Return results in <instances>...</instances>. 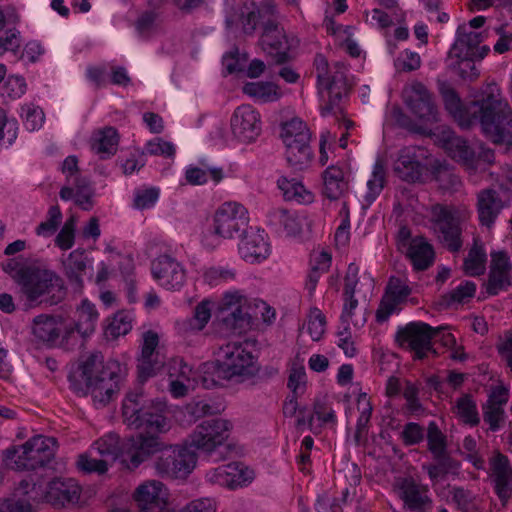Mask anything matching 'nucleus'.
<instances>
[{"label": "nucleus", "mask_w": 512, "mask_h": 512, "mask_svg": "<svg viewBox=\"0 0 512 512\" xmlns=\"http://www.w3.org/2000/svg\"><path fill=\"white\" fill-rule=\"evenodd\" d=\"M166 412L163 401L147 400L141 392L126 395L122 404L123 422L139 431L125 448L129 470L138 468L156 453L159 455L154 468L163 478H184L193 470L196 457L191 451L180 445H166L159 437L171 428Z\"/></svg>", "instance_id": "1"}, {"label": "nucleus", "mask_w": 512, "mask_h": 512, "mask_svg": "<svg viewBox=\"0 0 512 512\" xmlns=\"http://www.w3.org/2000/svg\"><path fill=\"white\" fill-rule=\"evenodd\" d=\"M445 107L462 127L468 128L473 120L479 121L483 133L495 144L512 145V109L496 84H488L481 97L462 108L456 92L441 88Z\"/></svg>", "instance_id": "2"}, {"label": "nucleus", "mask_w": 512, "mask_h": 512, "mask_svg": "<svg viewBox=\"0 0 512 512\" xmlns=\"http://www.w3.org/2000/svg\"><path fill=\"white\" fill-rule=\"evenodd\" d=\"M121 377L119 362L110 360L104 364L103 355L95 352L85 357L68 379L75 392L83 395L91 392L95 400L106 404L118 389Z\"/></svg>", "instance_id": "3"}, {"label": "nucleus", "mask_w": 512, "mask_h": 512, "mask_svg": "<svg viewBox=\"0 0 512 512\" xmlns=\"http://www.w3.org/2000/svg\"><path fill=\"white\" fill-rule=\"evenodd\" d=\"M254 356L248 344L229 342L219 348L217 364L213 372H205L202 376V385L206 389L221 386L220 380H230L238 376L253 374Z\"/></svg>", "instance_id": "4"}, {"label": "nucleus", "mask_w": 512, "mask_h": 512, "mask_svg": "<svg viewBox=\"0 0 512 512\" xmlns=\"http://www.w3.org/2000/svg\"><path fill=\"white\" fill-rule=\"evenodd\" d=\"M17 282L29 306L43 302L54 305L65 294L62 279L51 270L31 267L20 269Z\"/></svg>", "instance_id": "5"}, {"label": "nucleus", "mask_w": 512, "mask_h": 512, "mask_svg": "<svg viewBox=\"0 0 512 512\" xmlns=\"http://www.w3.org/2000/svg\"><path fill=\"white\" fill-rule=\"evenodd\" d=\"M314 65L319 94L322 100L325 101V104L321 105V114L323 116L342 114L343 109L340 102L349 91L345 66L337 62L334 73L330 75L328 62L323 55H316Z\"/></svg>", "instance_id": "6"}, {"label": "nucleus", "mask_w": 512, "mask_h": 512, "mask_svg": "<svg viewBox=\"0 0 512 512\" xmlns=\"http://www.w3.org/2000/svg\"><path fill=\"white\" fill-rule=\"evenodd\" d=\"M431 228L439 242L451 252H458L462 245L464 224L470 211L464 206L435 204L431 207Z\"/></svg>", "instance_id": "7"}, {"label": "nucleus", "mask_w": 512, "mask_h": 512, "mask_svg": "<svg viewBox=\"0 0 512 512\" xmlns=\"http://www.w3.org/2000/svg\"><path fill=\"white\" fill-rule=\"evenodd\" d=\"M56 451V440L52 437L37 435L18 448L6 450L9 465L17 470H33L50 462Z\"/></svg>", "instance_id": "8"}, {"label": "nucleus", "mask_w": 512, "mask_h": 512, "mask_svg": "<svg viewBox=\"0 0 512 512\" xmlns=\"http://www.w3.org/2000/svg\"><path fill=\"white\" fill-rule=\"evenodd\" d=\"M443 329L442 326L435 328L421 321L410 322L398 328L395 341L399 347L413 352V359L422 360L429 353H436L433 340Z\"/></svg>", "instance_id": "9"}, {"label": "nucleus", "mask_w": 512, "mask_h": 512, "mask_svg": "<svg viewBox=\"0 0 512 512\" xmlns=\"http://www.w3.org/2000/svg\"><path fill=\"white\" fill-rule=\"evenodd\" d=\"M248 225V210L240 203L225 202L213 215L211 231L222 239H233L246 232Z\"/></svg>", "instance_id": "10"}, {"label": "nucleus", "mask_w": 512, "mask_h": 512, "mask_svg": "<svg viewBox=\"0 0 512 512\" xmlns=\"http://www.w3.org/2000/svg\"><path fill=\"white\" fill-rule=\"evenodd\" d=\"M232 423L223 418L206 419L199 423L189 436L191 447L211 454L223 446L229 438Z\"/></svg>", "instance_id": "11"}, {"label": "nucleus", "mask_w": 512, "mask_h": 512, "mask_svg": "<svg viewBox=\"0 0 512 512\" xmlns=\"http://www.w3.org/2000/svg\"><path fill=\"white\" fill-rule=\"evenodd\" d=\"M393 490L402 501L403 508L410 512H426L432 508L429 486L412 475L395 478Z\"/></svg>", "instance_id": "12"}, {"label": "nucleus", "mask_w": 512, "mask_h": 512, "mask_svg": "<svg viewBox=\"0 0 512 512\" xmlns=\"http://www.w3.org/2000/svg\"><path fill=\"white\" fill-rule=\"evenodd\" d=\"M402 97L411 113L420 120L429 123L438 121L437 106L432 94L423 83L414 80L405 85Z\"/></svg>", "instance_id": "13"}, {"label": "nucleus", "mask_w": 512, "mask_h": 512, "mask_svg": "<svg viewBox=\"0 0 512 512\" xmlns=\"http://www.w3.org/2000/svg\"><path fill=\"white\" fill-rule=\"evenodd\" d=\"M482 41L481 33L468 30L466 25L459 26L456 41L449 52L451 57L460 59L462 65L471 69L472 73L469 75L471 79H475L479 75L473 60L476 58V51Z\"/></svg>", "instance_id": "14"}, {"label": "nucleus", "mask_w": 512, "mask_h": 512, "mask_svg": "<svg viewBox=\"0 0 512 512\" xmlns=\"http://www.w3.org/2000/svg\"><path fill=\"white\" fill-rule=\"evenodd\" d=\"M231 131L235 138L243 143H251L261 132L259 113L250 105L237 107L232 114Z\"/></svg>", "instance_id": "15"}, {"label": "nucleus", "mask_w": 512, "mask_h": 512, "mask_svg": "<svg viewBox=\"0 0 512 512\" xmlns=\"http://www.w3.org/2000/svg\"><path fill=\"white\" fill-rule=\"evenodd\" d=\"M153 277L168 290L180 289L186 278L183 265L168 254L159 255L151 263Z\"/></svg>", "instance_id": "16"}, {"label": "nucleus", "mask_w": 512, "mask_h": 512, "mask_svg": "<svg viewBox=\"0 0 512 512\" xmlns=\"http://www.w3.org/2000/svg\"><path fill=\"white\" fill-rule=\"evenodd\" d=\"M158 344L159 336L156 332L148 330L143 333L141 354L137 364L138 379L140 382H144L154 376L164 365V361L160 358V354L157 351Z\"/></svg>", "instance_id": "17"}, {"label": "nucleus", "mask_w": 512, "mask_h": 512, "mask_svg": "<svg viewBox=\"0 0 512 512\" xmlns=\"http://www.w3.org/2000/svg\"><path fill=\"white\" fill-rule=\"evenodd\" d=\"M245 304L246 299L238 291L224 294L219 309L227 327L241 332L250 325V316L246 311Z\"/></svg>", "instance_id": "18"}, {"label": "nucleus", "mask_w": 512, "mask_h": 512, "mask_svg": "<svg viewBox=\"0 0 512 512\" xmlns=\"http://www.w3.org/2000/svg\"><path fill=\"white\" fill-rule=\"evenodd\" d=\"M263 51L269 55L276 64H283L288 61L290 50L289 40L284 32L274 21H268L260 38Z\"/></svg>", "instance_id": "19"}, {"label": "nucleus", "mask_w": 512, "mask_h": 512, "mask_svg": "<svg viewBox=\"0 0 512 512\" xmlns=\"http://www.w3.org/2000/svg\"><path fill=\"white\" fill-rule=\"evenodd\" d=\"M254 478V472L242 463H229L210 470L206 479L211 484H216L229 489H236L250 483Z\"/></svg>", "instance_id": "20"}, {"label": "nucleus", "mask_w": 512, "mask_h": 512, "mask_svg": "<svg viewBox=\"0 0 512 512\" xmlns=\"http://www.w3.org/2000/svg\"><path fill=\"white\" fill-rule=\"evenodd\" d=\"M411 293L412 288L407 284L406 280L391 277L386 286L385 295L376 311L377 321H386L396 310L397 306L405 302Z\"/></svg>", "instance_id": "21"}, {"label": "nucleus", "mask_w": 512, "mask_h": 512, "mask_svg": "<svg viewBox=\"0 0 512 512\" xmlns=\"http://www.w3.org/2000/svg\"><path fill=\"white\" fill-rule=\"evenodd\" d=\"M167 493L163 483L148 480L137 487L134 499L141 512H161L166 505Z\"/></svg>", "instance_id": "22"}, {"label": "nucleus", "mask_w": 512, "mask_h": 512, "mask_svg": "<svg viewBox=\"0 0 512 512\" xmlns=\"http://www.w3.org/2000/svg\"><path fill=\"white\" fill-rule=\"evenodd\" d=\"M47 503L64 507L79 500L81 488L72 478L57 477L46 483Z\"/></svg>", "instance_id": "23"}, {"label": "nucleus", "mask_w": 512, "mask_h": 512, "mask_svg": "<svg viewBox=\"0 0 512 512\" xmlns=\"http://www.w3.org/2000/svg\"><path fill=\"white\" fill-rule=\"evenodd\" d=\"M443 147L451 158L456 160L466 170H477L476 152L468 145L467 141L450 130L443 131Z\"/></svg>", "instance_id": "24"}, {"label": "nucleus", "mask_w": 512, "mask_h": 512, "mask_svg": "<svg viewBox=\"0 0 512 512\" xmlns=\"http://www.w3.org/2000/svg\"><path fill=\"white\" fill-rule=\"evenodd\" d=\"M245 235L239 243L241 257L250 263L261 262L270 254V245L264 231L246 230Z\"/></svg>", "instance_id": "25"}, {"label": "nucleus", "mask_w": 512, "mask_h": 512, "mask_svg": "<svg viewBox=\"0 0 512 512\" xmlns=\"http://www.w3.org/2000/svg\"><path fill=\"white\" fill-rule=\"evenodd\" d=\"M512 265L505 253L492 254L489 279L486 284V291L490 295H497L500 291L506 290L510 285V271Z\"/></svg>", "instance_id": "26"}, {"label": "nucleus", "mask_w": 512, "mask_h": 512, "mask_svg": "<svg viewBox=\"0 0 512 512\" xmlns=\"http://www.w3.org/2000/svg\"><path fill=\"white\" fill-rule=\"evenodd\" d=\"M349 186V171L344 165L328 166L323 172V194L330 200L342 197Z\"/></svg>", "instance_id": "27"}, {"label": "nucleus", "mask_w": 512, "mask_h": 512, "mask_svg": "<svg viewBox=\"0 0 512 512\" xmlns=\"http://www.w3.org/2000/svg\"><path fill=\"white\" fill-rule=\"evenodd\" d=\"M133 437L134 436H131L121 442L120 437L117 434H106L93 443L91 453H97L101 458L107 460V463H112L117 458H120L122 464L128 469V463L124 452L127 443Z\"/></svg>", "instance_id": "28"}, {"label": "nucleus", "mask_w": 512, "mask_h": 512, "mask_svg": "<svg viewBox=\"0 0 512 512\" xmlns=\"http://www.w3.org/2000/svg\"><path fill=\"white\" fill-rule=\"evenodd\" d=\"M491 469L496 493L503 502H506L512 494V469L508 458L498 454Z\"/></svg>", "instance_id": "29"}, {"label": "nucleus", "mask_w": 512, "mask_h": 512, "mask_svg": "<svg viewBox=\"0 0 512 512\" xmlns=\"http://www.w3.org/2000/svg\"><path fill=\"white\" fill-rule=\"evenodd\" d=\"M404 253L415 271H425L434 263V249L423 237L413 238Z\"/></svg>", "instance_id": "30"}, {"label": "nucleus", "mask_w": 512, "mask_h": 512, "mask_svg": "<svg viewBox=\"0 0 512 512\" xmlns=\"http://www.w3.org/2000/svg\"><path fill=\"white\" fill-rule=\"evenodd\" d=\"M502 208L503 202L495 190L485 189L479 192L477 197V211L479 221L482 225L490 227Z\"/></svg>", "instance_id": "31"}, {"label": "nucleus", "mask_w": 512, "mask_h": 512, "mask_svg": "<svg viewBox=\"0 0 512 512\" xmlns=\"http://www.w3.org/2000/svg\"><path fill=\"white\" fill-rule=\"evenodd\" d=\"M119 135L112 126L96 130L91 138V149L100 159H108L118 150Z\"/></svg>", "instance_id": "32"}, {"label": "nucleus", "mask_w": 512, "mask_h": 512, "mask_svg": "<svg viewBox=\"0 0 512 512\" xmlns=\"http://www.w3.org/2000/svg\"><path fill=\"white\" fill-rule=\"evenodd\" d=\"M359 268L356 264L351 263L348 266L343 289V310L341 320L344 323H349L353 316V311L358 307V300L355 298L356 286L358 284Z\"/></svg>", "instance_id": "33"}, {"label": "nucleus", "mask_w": 512, "mask_h": 512, "mask_svg": "<svg viewBox=\"0 0 512 512\" xmlns=\"http://www.w3.org/2000/svg\"><path fill=\"white\" fill-rule=\"evenodd\" d=\"M286 146V160L295 170L306 169L312 161L313 151L310 147V139L289 140Z\"/></svg>", "instance_id": "34"}, {"label": "nucleus", "mask_w": 512, "mask_h": 512, "mask_svg": "<svg viewBox=\"0 0 512 512\" xmlns=\"http://www.w3.org/2000/svg\"><path fill=\"white\" fill-rule=\"evenodd\" d=\"M64 273L75 288L83 286V275L87 267V257L83 250L76 249L68 254L62 261Z\"/></svg>", "instance_id": "35"}, {"label": "nucleus", "mask_w": 512, "mask_h": 512, "mask_svg": "<svg viewBox=\"0 0 512 512\" xmlns=\"http://www.w3.org/2000/svg\"><path fill=\"white\" fill-rule=\"evenodd\" d=\"M211 304L209 300L198 303L192 317L177 323L178 331L183 335H188L203 330L211 318Z\"/></svg>", "instance_id": "36"}, {"label": "nucleus", "mask_w": 512, "mask_h": 512, "mask_svg": "<svg viewBox=\"0 0 512 512\" xmlns=\"http://www.w3.org/2000/svg\"><path fill=\"white\" fill-rule=\"evenodd\" d=\"M32 333L39 341L54 343L61 333L60 323L53 316L39 315L33 319Z\"/></svg>", "instance_id": "37"}, {"label": "nucleus", "mask_w": 512, "mask_h": 512, "mask_svg": "<svg viewBox=\"0 0 512 512\" xmlns=\"http://www.w3.org/2000/svg\"><path fill=\"white\" fill-rule=\"evenodd\" d=\"M242 91L260 103L277 101L282 95L279 87L268 81L247 82L242 87Z\"/></svg>", "instance_id": "38"}, {"label": "nucleus", "mask_w": 512, "mask_h": 512, "mask_svg": "<svg viewBox=\"0 0 512 512\" xmlns=\"http://www.w3.org/2000/svg\"><path fill=\"white\" fill-rule=\"evenodd\" d=\"M75 329L83 337L92 334L95 330L99 314L95 305L83 300L76 311Z\"/></svg>", "instance_id": "39"}, {"label": "nucleus", "mask_w": 512, "mask_h": 512, "mask_svg": "<svg viewBox=\"0 0 512 512\" xmlns=\"http://www.w3.org/2000/svg\"><path fill=\"white\" fill-rule=\"evenodd\" d=\"M46 483L47 481L43 479L30 476L19 483L16 493L18 496L25 497L26 499L23 501L27 503H29V501L37 503L47 502Z\"/></svg>", "instance_id": "40"}, {"label": "nucleus", "mask_w": 512, "mask_h": 512, "mask_svg": "<svg viewBox=\"0 0 512 512\" xmlns=\"http://www.w3.org/2000/svg\"><path fill=\"white\" fill-rule=\"evenodd\" d=\"M277 185L287 201H296L298 203H310L312 201V193L306 190L303 184L294 178L280 177Z\"/></svg>", "instance_id": "41"}, {"label": "nucleus", "mask_w": 512, "mask_h": 512, "mask_svg": "<svg viewBox=\"0 0 512 512\" xmlns=\"http://www.w3.org/2000/svg\"><path fill=\"white\" fill-rule=\"evenodd\" d=\"M427 448L433 458H443L450 456L447 451V437L439 429L436 422L431 421L427 427Z\"/></svg>", "instance_id": "42"}, {"label": "nucleus", "mask_w": 512, "mask_h": 512, "mask_svg": "<svg viewBox=\"0 0 512 512\" xmlns=\"http://www.w3.org/2000/svg\"><path fill=\"white\" fill-rule=\"evenodd\" d=\"M487 255L484 248L475 243L464 260L463 269L468 276H479L484 273Z\"/></svg>", "instance_id": "43"}, {"label": "nucleus", "mask_w": 512, "mask_h": 512, "mask_svg": "<svg viewBox=\"0 0 512 512\" xmlns=\"http://www.w3.org/2000/svg\"><path fill=\"white\" fill-rule=\"evenodd\" d=\"M268 219L270 225L276 229L283 228L288 234H295L300 229L296 217L281 207L272 208L268 212Z\"/></svg>", "instance_id": "44"}, {"label": "nucleus", "mask_w": 512, "mask_h": 512, "mask_svg": "<svg viewBox=\"0 0 512 512\" xmlns=\"http://www.w3.org/2000/svg\"><path fill=\"white\" fill-rule=\"evenodd\" d=\"M186 180L191 185H203L210 178L215 184L224 178L223 169L220 167H208L206 169L189 167L185 173Z\"/></svg>", "instance_id": "45"}, {"label": "nucleus", "mask_w": 512, "mask_h": 512, "mask_svg": "<svg viewBox=\"0 0 512 512\" xmlns=\"http://www.w3.org/2000/svg\"><path fill=\"white\" fill-rule=\"evenodd\" d=\"M456 414L460 420L470 426H477L480 422L477 406L472 396L465 394L456 401Z\"/></svg>", "instance_id": "46"}, {"label": "nucleus", "mask_w": 512, "mask_h": 512, "mask_svg": "<svg viewBox=\"0 0 512 512\" xmlns=\"http://www.w3.org/2000/svg\"><path fill=\"white\" fill-rule=\"evenodd\" d=\"M385 166L382 159H377L374 164L371 178L367 182L368 192L365 195V200L370 204L381 193L385 183Z\"/></svg>", "instance_id": "47"}, {"label": "nucleus", "mask_w": 512, "mask_h": 512, "mask_svg": "<svg viewBox=\"0 0 512 512\" xmlns=\"http://www.w3.org/2000/svg\"><path fill=\"white\" fill-rule=\"evenodd\" d=\"M314 416L317 417L321 425L334 426L337 422L335 410L332 408L331 403L326 397L317 398L313 405V414L308 418V423L311 426Z\"/></svg>", "instance_id": "48"}, {"label": "nucleus", "mask_w": 512, "mask_h": 512, "mask_svg": "<svg viewBox=\"0 0 512 512\" xmlns=\"http://www.w3.org/2000/svg\"><path fill=\"white\" fill-rule=\"evenodd\" d=\"M281 137L285 143L289 140L311 139V134L301 119L293 118L282 124Z\"/></svg>", "instance_id": "49"}, {"label": "nucleus", "mask_w": 512, "mask_h": 512, "mask_svg": "<svg viewBox=\"0 0 512 512\" xmlns=\"http://www.w3.org/2000/svg\"><path fill=\"white\" fill-rule=\"evenodd\" d=\"M433 459L436 461L435 464H423L422 466L432 482H437L440 478L446 476L449 471L458 467V463L451 456Z\"/></svg>", "instance_id": "50"}, {"label": "nucleus", "mask_w": 512, "mask_h": 512, "mask_svg": "<svg viewBox=\"0 0 512 512\" xmlns=\"http://www.w3.org/2000/svg\"><path fill=\"white\" fill-rule=\"evenodd\" d=\"M132 329V316L129 312H117L106 328V334L117 338L126 335Z\"/></svg>", "instance_id": "51"}, {"label": "nucleus", "mask_w": 512, "mask_h": 512, "mask_svg": "<svg viewBox=\"0 0 512 512\" xmlns=\"http://www.w3.org/2000/svg\"><path fill=\"white\" fill-rule=\"evenodd\" d=\"M94 190L85 179H76L75 181V199L74 202L82 210L89 211L94 206Z\"/></svg>", "instance_id": "52"}, {"label": "nucleus", "mask_w": 512, "mask_h": 512, "mask_svg": "<svg viewBox=\"0 0 512 512\" xmlns=\"http://www.w3.org/2000/svg\"><path fill=\"white\" fill-rule=\"evenodd\" d=\"M160 190L156 187L139 188L134 191L133 207L138 210L152 208L159 199Z\"/></svg>", "instance_id": "53"}, {"label": "nucleus", "mask_w": 512, "mask_h": 512, "mask_svg": "<svg viewBox=\"0 0 512 512\" xmlns=\"http://www.w3.org/2000/svg\"><path fill=\"white\" fill-rule=\"evenodd\" d=\"M62 221V213L57 205L51 206L47 213V219L36 227V234L43 237L53 235Z\"/></svg>", "instance_id": "54"}, {"label": "nucleus", "mask_w": 512, "mask_h": 512, "mask_svg": "<svg viewBox=\"0 0 512 512\" xmlns=\"http://www.w3.org/2000/svg\"><path fill=\"white\" fill-rule=\"evenodd\" d=\"M236 278V271L227 267H211L204 273V280L211 286H217L224 283H231Z\"/></svg>", "instance_id": "55"}, {"label": "nucleus", "mask_w": 512, "mask_h": 512, "mask_svg": "<svg viewBox=\"0 0 512 512\" xmlns=\"http://www.w3.org/2000/svg\"><path fill=\"white\" fill-rule=\"evenodd\" d=\"M169 380L195 381L192 368L182 358H173L168 365Z\"/></svg>", "instance_id": "56"}, {"label": "nucleus", "mask_w": 512, "mask_h": 512, "mask_svg": "<svg viewBox=\"0 0 512 512\" xmlns=\"http://www.w3.org/2000/svg\"><path fill=\"white\" fill-rule=\"evenodd\" d=\"M396 70L401 72H412L420 68L421 58L417 52L411 50L402 51L394 61Z\"/></svg>", "instance_id": "57"}, {"label": "nucleus", "mask_w": 512, "mask_h": 512, "mask_svg": "<svg viewBox=\"0 0 512 512\" xmlns=\"http://www.w3.org/2000/svg\"><path fill=\"white\" fill-rule=\"evenodd\" d=\"M325 325L324 314L318 308L311 309L308 316L307 330L313 341L321 339L325 332Z\"/></svg>", "instance_id": "58"}, {"label": "nucleus", "mask_w": 512, "mask_h": 512, "mask_svg": "<svg viewBox=\"0 0 512 512\" xmlns=\"http://www.w3.org/2000/svg\"><path fill=\"white\" fill-rule=\"evenodd\" d=\"M452 501L463 512H472L477 508L475 496L462 487L453 488Z\"/></svg>", "instance_id": "59"}, {"label": "nucleus", "mask_w": 512, "mask_h": 512, "mask_svg": "<svg viewBox=\"0 0 512 512\" xmlns=\"http://www.w3.org/2000/svg\"><path fill=\"white\" fill-rule=\"evenodd\" d=\"M142 154L174 157L175 147L171 142L165 141L162 138L157 137L146 143L145 150L142 152Z\"/></svg>", "instance_id": "60"}, {"label": "nucleus", "mask_w": 512, "mask_h": 512, "mask_svg": "<svg viewBox=\"0 0 512 512\" xmlns=\"http://www.w3.org/2000/svg\"><path fill=\"white\" fill-rule=\"evenodd\" d=\"M505 410L501 407L483 405V420L493 432L498 431L505 421Z\"/></svg>", "instance_id": "61"}, {"label": "nucleus", "mask_w": 512, "mask_h": 512, "mask_svg": "<svg viewBox=\"0 0 512 512\" xmlns=\"http://www.w3.org/2000/svg\"><path fill=\"white\" fill-rule=\"evenodd\" d=\"M75 242V219L70 217L55 238V244L62 250L70 249Z\"/></svg>", "instance_id": "62"}, {"label": "nucleus", "mask_w": 512, "mask_h": 512, "mask_svg": "<svg viewBox=\"0 0 512 512\" xmlns=\"http://www.w3.org/2000/svg\"><path fill=\"white\" fill-rule=\"evenodd\" d=\"M77 465L82 471L88 473L97 472L98 474H103L108 470L109 463H107V460H104L103 458L97 459L92 457V453L90 452V455H79Z\"/></svg>", "instance_id": "63"}, {"label": "nucleus", "mask_w": 512, "mask_h": 512, "mask_svg": "<svg viewBox=\"0 0 512 512\" xmlns=\"http://www.w3.org/2000/svg\"><path fill=\"white\" fill-rule=\"evenodd\" d=\"M425 438L424 428L415 422L407 423L401 432V439L406 446L417 445Z\"/></svg>", "instance_id": "64"}]
</instances>
